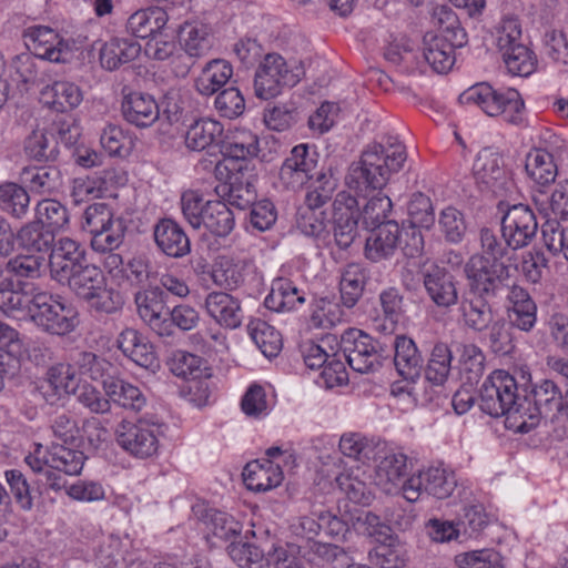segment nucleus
Listing matches in <instances>:
<instances>
[{
	"label": "nucleus",
	"mask_w": 568,
	"mask_h": 568,
	"mask_svg": "<svg viewBox=\"0 0 568 568\" xmlns=\"http://www.w3.org/2000/svg\"><path fill=\"white\" fill-rule=\"evenodd\" d=\"M19 246L36 255H43L50 253L55 243V233L33 220L24 224L17 234Z\"/></svg>",
	"instance_id": "c9c22d12"
},
{
	"label": "nucleus",
	"mask_w": 568,
	"mask_h": 568,
	"mask_svg": "<svg viewBox=\"0 0 568 568\" xmlns=\"http://www.w3.org/2000/svg\"><path fill=\"white\" fill-rule=\"evenodd\" d=\"M422 278L427 296L437 307L449 310L458 304L457 281L448 270L433 264L423 271Z\"/></svg>",
	"instance_id": "dca6fc26"
},
{
	"label": "nucleus",
	"mask_w": 568,
	"mask_h": 568,
	"mask_svg": "<svg viewBox=\"0 0 568 568\" xmlns=\"http://www.w3.org/2000/svg\"><path fill=\"white\" fill-rule=\"evenodd\" d=\"M303 73V68L296 62L290 63L278 53H267L255 71V95L262 100L275 98L283 88L296 85Z\"/></svg>",
	"instance_id": "1a4fd4ad"
},
{
	"label": "nucleus",
	"mask_w": 568,
	"mask_h": 568,
	"mask_svg": "<svg viewBox=\"0 0 568 568\" xmlns=\"http://www.w3.org/2000/svg\"><path fill=\"white\" fill-rule=\"evenodd\" d=\"M125 231V221L116 217L114 224L91 235L92 250L99 253L113 252L123 243Z\"/></svg>",
	"instance_id": "69168bd1"
},
{
	"label": "nucleus",
	"mask_w": 568,
	"mask_h": 568,
	"mask_svg": "<svg viewBox=\"0 0 568 568\" xmlns=\"http://www.w3.org/2000/svg\"><path fill=\"white\" fill-rule=\"evenodd\" d=\"M479 400L484 413L494 417L507 416V419L519 422L521 394L515 377L508 372H493L479 389Z\"/></svg>",
	"instance_id": "0eeeda50"
},
{
	"label": "nucleus",
	"mask_w": 568,
	"mask_h": 568,
	"mask_svg": "<svg viewBox=\"0 0 568 568\" xmlns=\"http://www.w3.org/2000/svg\"><path fill=\"white\" fill-rule=\"evenodd\" d=\"M406 160L405 146L399 142L368 144L358 161L349 165L346 184L357 196L367 199L382 191L392 175L403 169Z\"/></svg>",
	"instance_id": "f257e3e1"
},
{
	"label": "nucleus",
	"mask_w": 568,
	"mask_h": 568,
	"mask_svg": "<svg viewBox=\"0 0 568 568\" xmlns=\"http://www.w3.org/2000/svg\"><path fill=\"white\" fill-rule=\"evenodd\" d=\"M156 425L140 418L136 422L122 420L115 436L120 447L136 458L152 457L159 448Z\"/></svg>",
	"instance_id": "4468645a"
},
{
	"label": "nucleus",
	"mask_w": 568,
	"mask_h": 568,
	"mask_svg": "<svg viewBox=\"0 0 568 568\" xmlns=\"http://www.w3.org/2000/svg\"><path fill=\"white\" fill-rule=\"evenodd\" d=\"M434 24L440 30L439 36H445L457 44H467L468 37L462 27L457 14L447 6H437L432 13Z\"/></svg>",
	"instance_id": "13d9d810"
},
{
	"label": "nucleus",
	"mask_w": 568,
	"mask_h": 568,
	"mask_svg": "<svg viewBox=\"0 0 568 568\" xmlns=\"http://www.w3.org/2000/svg\"><path fill=\"white\" fill-rule=\"evenodd\" d=\"M169 20L160 7L140 9L132 13L125 24L126 31L135 38L146 39L160 33Z\"/></svg>",
	"instance_id": "72a5a7b5"
},
{
	"label": "nucleus",
	"mask_w": 568,
	"mask_h": 568,
	"mask_svg": "<svg viewBox=\"0 0 568 568\" xmlns=\"http://www.w3.org/2000/svg\"><path fill=\"white\" fill-rule=\"evenodd\" d=\"M464 277L467 282V292L458 302L460 318L467 328L481 333L495 321L496 312L490 300L498 297L509 286L473 276Z\"/></svg>",
	"instance_id": "20e7f679"
},
{
	"label": "nucleus",
	"mask_w": 568,
	"mask_h": 568,
	"mask_svg": "<svg viewBox=\"0 0 568 568\" xmlns=\"http://www.w3.org/2000/svg\"><path fill=\"white\" fill-rule=\"evenodd\" d=\"M501 57L508 72L513 75L527 77L536 69L537 60L525 44L515 45L508 52H503Z\"/></svg>",
	"instance_id": "0e129e2a"
},
{
	"label": "nucleus",
	"mask_w": 568,
	"mask_h": 568,
	"mask_svg": "<svg viewBox=\"0 0 568 568\" xmlns=\"http://www.w3.org/2000/svg\"><path fill=\"white\" fill-rule=\"evenodd\" d=\"M305 302L304 292L288 278H276L272 283L271 292L264 304L275 312H290Z\"/></svg>",
	"instance_id": "4c0bfd02"
},
{
	"label": "nucleus",
	"mask_w": 568,
	"mask_h": 568,
	"mask_svg": "<svg viewBox=\"0 0 568 568\" xmlns=\"http://www.w3.org/2000/svg\"><path fill=\"white\" fill-rule=\"evenodd\" d=\"M339 348L349 367L361 374L375 373L390 359L387 345L357 328H348L342 334Z\"/></svg>",
	"instance_id": "423d86ee"
},
{
	"label": "nucleus",
	"mask_w": 568,
	"mask_h": 568,
	"mask_svg": "<svg viewBox=\"0 0 568 568\" xmlns=\"http://www.w3.org/2000/svg\"><path fill=\"white\" fill-rule=\"evenodd\" d=\"M105 278L103 271L95 264L88 261L79 265L59 284L67 285L69 290L79 298L83 300Z\"/></svg>",
	"instance_id": "ea45409f"
},
{
	"label": "nucleus",
	"mask_w": 568,
	"mask_h": 568,
	"mask_svg": "<svg viewBox=\"0 0 568 568\" xmlns=\"http://www.w3.org/2000/svg\"><path fill=\"white\" fill-rule=\"evenodd\" d=\"M68 209L57 200L44 199L36 206V221L54 233L62 231L69 224Z\"/></svg>",
	"instance_id": "4d7b16f0"
},
{
	"label": "nucleus",
	"mask_w": 568,
	"mask_h": 568,
	"mask_svg": "<svg viewBox=\"0 0 568 568\" xmlns=\"http://www.w3.org/2000/svg\"><path fill=\"white\" fill-rule=\"evenodd\" d=\"M317 160L318 153L315 149L307 144L294 146L280 169L281 184L292 191L302 189L307 181L313 179L312 171L316 169Z\"/></svg>",
	"instance_id": "2eb2a0df"
},
{
	"label": "nucleus",
	"mask_w": 568,
	"mask_h": 568,
	"mask_svg": "<svg viewBox=\"0 0 568 568\" xmlns=\"http://www.w3.org/2000/svg\"><path fill=\"white\" fill-rule=\"evenodd\" d=\"M245 485L254 491H266L277 487L283 480V473L278 465H273L271 460L265 464L258 462L248 463L243 471Z\"/></svg>",
	"instance_id": "58836bf2"
},
{
	"label": "nucleus",
	"mask_w": 568,
	"mask_h": 568,
	"mask_svg": "<svg viewBox=\"0 0 568 568\" xmlns=\"http://www.w3.org/2000/svg\"><path fill=\"white\" fill-rule=\"evenodd\" d=\"M121 112L128 123L140 129L151 126L160 116V108L154 97L139 91L123 95Z\"/></svg>",
	"instance_id": "5701e85b"
},
{
	"label": "nucleus",
	"mask_w": 568,
	"mask_h": 568,
	"mask_svg": "<svg viewBox=\"0 0 568 568\" xmlns=\"http://www.w3.org/2000/svg\"><path fill=\"white\" fill-rule=\"evenodd\" d=\"M452 359V351L446 344H435L427 365H424L423 369L426 381L435 386L444 385L450 374Z\"/></svg>",
	"instance_id": "3c124183"
},
{
	"label": "nucleus",
	"mask_w": 568,
	"mask_h": 568,
	"mask_svg": "<svg viewBox=\"0 0 568 568\" xmlns=\"http://www.w3.org/2000/svg\"><path fill=\"white\" fill-rule=\"evenodd\" d=\"M357 201L348 199L347 204L343 205L335 201L333 213V235L336 245L341 250H347L359 236L358 220L359 212L354 206Z\"/></svg>",
	"instance_id": "bb28decb"
},
{
	"label": "nucleus",
	"mask_w": 568,
	"mask_h": 568,
	"mask_svg": "<svg viewBox=\"0 0 568 568\" xmlns=\"http://www.w3.org/2000/svg\"><path fill=\"white\" fill-rule=\"evenodd\" d=\"M87 262L81 244L70 237H62L54 243L49 255L51 277L60 283L74 270Z\"/></svg>",
	"instance_id": "aec40b11"
},
{
	"label": "nucleus",
	"mask_w": 568,
	"mask_h": 568,
	"mask_svg": "<svg viewBox=\"0 0 568 568\" xmlns=\"http://www.w3.org/2000/svg\"><path fill=\"white\" fill-rule=\"evenodd\" d=\"M507 316L509 325L521 332H530L537 322V305L529 293L519 285H513L508 294Z\"/></svg>",
	"instance_id": "cd10ccee"
},
{
	"label": "nucleus",
	"mask_w": 568,
	"mask_h": 568,
	"mask_svg": "<svg viewBox=\"0 0 568 568\" xmlns=\"http://www.w3.org/2000/svg\"><path fill=\"white\" fill-rule=\"evenodd\" d=\"M103 389L109 402L134 412H140L145 403V396L140 388L120 377L108 375L103 379Z\"/></svg>",
	"instance_id": "f704fd0d"
},
{
	"label": "nucleus",
	"mask_w": 568,
	"mask_h": 568,
	"mask_svg": "<svg viewBox=\"0 0 568 568\" xmlns=\"http://www.w3.org/2000/svg\"><path fill=\"white\" fill-rule=\"evenodd\" d=\"M141 53L138 41L113 37L99 48V62L103 70L115 71L135 60Z\"/></svg>",
	"instance_id": "c85d7f7f"
},
{
	"label": "nucleus",
	"mask_w": 568,
	"mask_h": 568,
	"mask_svg": "<svg viewBox=\"0 0 568 568\" xmlns=\"http://www.w3.org/2000/svg\"><path fill=\"white\" fill-rule=\"evenodd\" d=\"M44 103L57 112H67L77 108L82 99L81 89L69 81H55L41 91Z\"/></svg>",
	"instance_id": "e433bc0d"
},
{
	"label": "nucleus",
	"mask_w": 568,
	"mask_h": 568,
	"mask_svg": "<svg viewBox=\"0 0 568 568\" xmlns=\"http://www.w3.org/2000/svg\"><path fill=\"white\" fill-rule=\"evenodd\" d=\"M478 189L494 196H507L514 189V181L505 169L501 155L491 149H483L473 166Z\"/></svg>",
	"instance_id": "9d476101"
},
{
	"label": "nucleus",
	"mask_w": 568,
	"mask_h": 568,
	"mask_svg": "<svg viewBox=\"0 0 568 568\" xmlns=\"http://www.w3.org/2000/svg\"><path fill=\"white\" fill-rule=\"evenodd\" d=\"M390 351H394L393 363L397 373L409 382H416L424 369V356L416 343L406 335L394 338Z\"/></svg>",
	"instance_id": "b1692460"
},
{
	"label": "nucleus",
	"mask_w": 568,
	"mask_h": 568,
	"mask_svg": "<svg viewBox=\"0 0 568 568\" xmlns=\"http://www.w3.org/2000/svg\"><path fill=\"white\" fill-rule=\"evenodd\" d=\"M455 564L459 568H504L500 554L491 548L458 554Z\"/></svg>",
	"instance_id": "338daca9"
},
{
	"label": "nucleus",
	"mask_w": 568,
	"mask_h": 568,
	"mask_svg": "<svg viewBox=\"0 0 568 568\" xmlns=\"http://www.w3.org/2000/svg\"><path fill=\"white\" fill-rule=\"evenodd\" d=\"M457 352L460 381L464 386L473 387L484 375L486 357L475 344L460 345Z\"/></svg>",
	"instance_id": "79ce46f5"
},
{
	"label": "nucleus",
	"mask_w": 568,
	"mask_h": 568,
	"mask_svg": "<svg viewBox=\"0 0 568 568\" xmlns=\"http://www.w3.org/2000/svg\"><path fill=\"white\" fill-rule=\"evenodd\" d=\"M28 47L33 54L51 62H65L70 54L69 44L51 28L34 26L28 29Z\"/></svg>",
	"instance_id": "412c9836"
},
{
	"label": "nucleus",
	"mask_w": 568,
	"mask_h": 568,
	"mask_svg": "<svg viewBox=\"0 0 568 568\" xmlns=\"http://www.w3.org/2000/svg\"><path fill=\"white\" fill-rule=\"evenodd\" d=\"M526 172L539 186H546L555 182L557 166L551 155L546 152L535 151L529 153L526 161Z\"/></svg>",
	"instance_id": "052dcab7"
},
{
	"label": "nucleus",
	"mask_w": 568,
	"mask_h": 568,
	"mask_svg": "<svg viewBox=\"0 0 568 568\" xmlns=\"http://www.w3.org/2000/svg\"><path fill=\"white\" fill-rule=\"evenodd\" d=\"M456 486L453 471L442 467H428L407 478L403 485V496L409 503L418 500L422 493L445 499L453 494Z\"/></svg>",
	"instance_id": "f8f14e48"
},
{
	"label": "nucleus",
	"mask_w": 568,
	"mask_h": 568,
	"mask_svg": "<svg viewBox=\"0 0 568 568\" xmlns=\"http://www.w3.org/2000/svg\"><path fill=\"white\" fill-rule=\"evenodd\" d=\"M519 405V422L516 427L520 433H528L536 427L541 419L554 422L558 417L568 420L566 412V393L561 394L557 384L550 379H544L529 393L524 389Z\"/></svg>",
	"instance_id": "7ed1b4c3"
},
{
	"label": "nucleus",
	"mask_w": 568,
	"mask_h": 568,
	"mask_svg": "<svg viewBox=\"0 0 568 568\" xmlns=\"http://www.w3.org/2000/svg\"><path fill=\"white\" fill-rule=\"evenodd\" d=\"M247 329L251 338L261 349L264 356L276 357L282 349L283 341L281 333L263 320H252Z\"/></svg>",
	"instance_id": "8fccbe9b"
},
{
	"label": "nucleus",
	"mask_w": 568,
	"mask_h": 568,
	"mask_svg": "<svg viewBox=\"0 0 568 568\" xmlns=\"http://www.w3.org/2000/svg\"><path fill=\"white\" fill-rule=\"evenodd\" d=\"M223 133L220 122L212 119H200L186 131L185 144L192 151H202L219 143Z\"/></svg>",
	"instance_id": "a18cd8bd"
},
{
	"label": "nucleus",
	"mask_w": 568,
	"mask_h": 568,
	"mask_svg": "<svg viewBox=\"0 0 568 568\" xmlns=\"http://www.w3.org/2000/svg\"><path fill=\"white\" fill-rule=\"evenodd\" d=\"M337 185L338 178L335 176L333 168H323L311 183L304 203L313 207H322L332 200Z\"/></svg>",
	"instance_id": "603ef678"
},
{
	"label": "nucleus",
	"mask_w": 568,
	"mask_h": 568,
	"mask_svg": "<svg viewBox=\"0 0 568 568\" xmlns=\"http://www.w3.org/2000/svg\"><path fill=\"white\" fill-rule=\"evenodd\" d=\"M203 364L200 356L182 351L176 352L170 363V369L175 376L191 382L190 392L200 393L197 398H193L199 406L206 404L210 396L207 382L202 379L209 377Z\"/></svg>",
	"instance_id": "a211bd4d"
},
{
	"label": "nucleus",
	"mask_w": 568,
	"mask_h": 568,
	"mask_svg": "<svg viewBox=\"0 0 568 568\" xmlns=\"http://www.w3.org/2000/svg\"><path fill=\"white\" fill-rule=\"evenodd\" d=\"M21 175L22 181L34 194H55L63 186V174L59 166L53 164L24 168Z\"/></svg>",
	"instance_id": "2f4dec72"
},
{
	"label": "nucleus",
	"mask_w": 568,
	"mask_h": 568,
	"mask_svg": "<svg viewBox=\"0 0 568 568\" xmlns=\"http://www.w3.org/2000/svg\"><path fill=\"white\" fill-rule=\"evenodd\" d=\"M227 554L240 568H267L265 554L257 546L245 541H232Z\"/></svg>",
	"instance_id": "e2e57ef3"
},
{
	"label": "nucleus",
	"mask_w": 568,
	"mask_h": 568,
	"mask_svg": "<svg viewBox=\"0 0 568 568\" xmlns=\"http://www.w3.org/2000/svg\"><path fill=\"white\" fill-rule=\"evenodd\" d=\"M45 265V257L36 254H18L6 262L7 272L18 280L40 278Z\"/></svg>",
	"instance_id": "bf43d9fd"
},
{
	"label": "nucleus",
	"mask_w": 568,
	"mask_h": 568,
	"mask_svg": "<svg viewBox=\"0 0 568 568\" xmlns=\"http://www.w3.org/2000/svg\"><path fill=\"white\" fill-rule=\"evenodd\" d=\"M367 280L368 272L363 265L349 263L345 266L339 281L341 301L344 306L352 308L357 304Z\"/></svg>",
	"instance_id": "a19ab883"
},
{
	"label": "nucleus",
	"mask_w": 568,
	"mask_h": 568,
	"mask_svg": "<svg viewBox=\"0 0 568 568\" xmlns=\"http://www.w3.org/2000/svg\"><path fill=\"white\" fill-rule=\"evenodd\" d=\"M424 58L429 65L438 73L448 72L455 63V49L463 48L465 44H457L450 41L448 37L427 32L424 36Z\"/></svg>",
	"instance_id": "7c9ffc66"
},
{
	"label": "nucleus",
	"mask_w": 568,
	"mask_h": 568,
	"mask_svg": "<svg viewBox=\"0 0 568 568\" xmlns=\"http://www.w3.org/2000/svg\"><path fill=\"white\" fill-rule=\"evenodd\" d=\"M544 192L539 190V195L534 196V203L539 213L548 221L556 219L561 221L568 220V181L559 182L550 197L544 199Z\"/></svg>",
	"instance_id": "de8ad7c7"
},
{
	"label": "nucleus",
	"mask_w": 568,
	"mask_h": 568,
	"mask_svg": "<svg viewBox=\"0 0 568 568\" xmlns=\"http://www.w3.org/2000/svg\"><path fill=\"white\" fill-rule=\"evenodd\" d=\"M82 301L91 311L102 315L115 314L124 305L122 294L109 286L106 277Z\"/></svg>",
	"instance_id": "49530a36"
},
{
	"label": "nucleus",
	"mask_w": 568,
	"mask_h": 568,
	"mask_svg": "<svg viewBox=\"0 0 568 568\" xmlns=\"http://www.w3.org/2000/svg\"><path fill=\"white\" fill-rule=\"evenodd\" d=\"M44 464L68 476H77L83 469L87 456L80 449L64 444L52 443L45 450Z\"/></svg>",
	"instance_id": "473e14b6"
},
{
	"label": "nucleus",
	"mask_w": 568,
	"mask_h": 568,
	"mask_svg": "<svg viewBox=\"0 0 568 568\" xmlns=\"http://www.w3.org/2000/svg\"><path fill=\"white\" fill-rule=\"evenodd\" d=\"M58 141L51 133L34 131L24 142L26 154L38 162H55L59 159L60 150Z\"/></svg>",
	"instance_id": "5fc2aeb1"
},
{
	"label": "nucleus",
	"mask_w": 568,
	"mask_h": 568,
	"mask_svg": "<svg viewBox=\"0 0 568 568\" xmlns=\"http://www.w3.org/2000/svg\"><path fill=\"white\" fill-rule=\"evenodd\" d=\"M498 209L503 212L500 233L508 240L514 251L528 246L536 237L538 222L532 210L526 204L508 205L500 201Z\"/></svg>",
	"instance_id": "9b49d317"
},
{
	"label": "nucleus",
	"mask_w": 568,
	"mask_h": 568,
	"mask_svg": "<svg viewBox=\"0 0 568 568\" xmlns=\"http://www.w3.org/2000/svg\"><path fill=\"white\" fill-rule=\"evenodd\" d=\"M153 237L158 248L169 257L181 258L191 252L189 236L171 219H162L154 225Z\"/></svg>",
	"instance_id": "a878e982"
},
{
	"label": "nucleus",
	"mask_w": 568,
	"mask_h": 568,
	"mask_svg": "<svg viewBox=\"0 0 568 568\" xmlns=\"http://www.w3.org/2000/svg\"><path fill=\"white\" fill-rule=\"evenodd\" d=\"M479 251L469 256L464 264V276H473L480 280L508 286L510 280V264L508 261L514 246L505 240L503 233L498 235L489 227H481L478 233Z\"/></svg>",
	"instance_id": "f03ea898"
},
{
	"label": "nucleus",
	"mask_w": 568,
	"mask_h": 568,
	"mask_svg": "<svg viewBox=\"0 0 568 568\" xmlns=\"http://www.w3.org/2000/svg\"><path fill=\"white\" fill-rule=\"evenodd\" d=\"M227 171V183L222 186L223 196L227 197L230 205L240 210L251 207L256 202V173L254 165L248 162H232L229 165H216V172Z\"/></svg>",
	"instance_id": "ddd939ff"
},
{
	"label": "nucleus",
	"mask_w": 568,
	"mask_h": 568,
	"mask_svg": "<svg viewBox=\"0 0 568 568\" xmlns=\"http://www.w3.org/2000/svg\"><path fill=\"white\" fill-rule=\"evenodd\" d=\"M30 318L42 331L63 336L79 325V313L72 303L49 292H36L30 300Z\"/></svg>",
	"instance_id": "39448f33"
},
{
	"label": "nucleus",
	"mask_w": 568,
	"mask_h": 568,
	"mask_svg": "<svg viewBox=\"0 0 568 568\" xmlns=\"http://www.w3.org/2000/svg\"><path fill=\"white\" fill-rule=\"evenodd\" d=\"M369 559L379 568H403L405 566V559L397 537L392 541L387 540L375 546L369 551Z\"/></svg>",
	"instance_id": "774afa93"
},
{
	"label": "nucleus",
	"mask_w": 568,
	"mask_h": 568,
	"mask_svg": "<svg viewBox=\"0 0 568 568\" xmlns=\"http://www.w3.org/2000/svg\"><path fill=\"white\" fill-rule=\"evenodd\" d=\"M166 298V293L160 286H151L136 292L134 295L139 316L158 335L168 334L170 325L165 322L170 314Z\"/></svg>",
	"instance_id": "f3484780"
},
{
	"label": "nucleus",
	"mask_w": 568,
	"mask_h": 568,
	"mask_svg": "<svg viewBox=\"0 0 568 568\" xmlns=\"http://www.w3.org/2000/svg\"><path fill=\"white\" fill-rule=\"evenodd\" d=\"M211 278L215 285L226 291L236 290L244 282L242 267L225 256L219 257L213 264Z\"/></svg>",
	"instance_id": "680f3d73"
},
{
	"label": "nucleus",
	"mask_w": 568,
	"mask_h": 568,
	"mask_svg": "<svg viewBox=\"0 0 568 568\" xmlns=\"http://www.w3.org/2000/svg\"><path fill=\"white\" fill-rule=\"evenodd\" d=\"M115 344L122 354L136 365L152 372L160 367L152 344L135 328L126 327L122 329Z\"/></svg>",
	"instance_id": "4be33fe9"
},
{
	"label": "nucleus",
	"mask_w": 568,
	"mask_h": 568,
	"mask_svg": "<svg viewBox=\"0 0 568 568\" xmlns=\"http://www.w3.org/2000/svg\"><path fill=\"white\" fill-rule=\"evenodd\" d=\"M402 229L394 220L381 223L365 240V257L374 263L392 257L400 242Z\"/></svg>",
	"instance_id": "6ab92c4d"
},
{
	"label": "nucleus",
	"mask_w": 568,
	"mask_h": 568,
	"mask_svg": "<svg viewBox=\"0 0 568 568\" xmlns=\"http://www.w3.org/2000/svg\"><path fill=\"white\" fill-rule=\"evenodd\" d=\"M179 38L190 57H201L211 48L209 30L201 23H184L180 29Z\"/></svg>",
	"instance_id": "6e6d98bb"
},
{
	"label": "nucleus",
	"mask_w": 568,
	"mask_h": 568,
	"mask_svg": "<svg viewBox=\"0 0 568 568\" xmlns=\"http://www.w3.org/2000/svg\"><path fill=\"white\" fill-rule=\"evenodd\" d=\"M30 205L28 191L13 182L0 184V209L6 214L21 220L27 216Z\"/></svg>",
	"instance_id": "09e8293b"
},
{
	"label": "nucleus",
	"mask_w": 568,
	"mask_h": 568,
	"mask_svg": "<svg viewBox=\"0 0 568 568\" xmlns=\"http://www.w3.org/2000/svg\"><path fill=\"white\" fill-rule=\"evenodd\" d=\"M407 475V456L403 453L385 455L375 469V483L385 493L393 494L403 490Z\"/></svg>",
	"instance_id": "c756f323"
},
{
	"label": "nucleus",
	"mask_w": 568,
	"mask_h": 568,
	"mask_svg": "<svg viewBox=\"0 0 568 568\" xmlns=\"http://www.w3.org/2000/svg\"><path fill=\"white\" fill-rule=\"evenodd\" d=\"M232 74L233 68L230 62L223 59L211 60L195 80V88L202 95H212L229 82Z\"/></svg>",
	"instance_id": "37998d69"
},
{
	"label": "nucleus",
	"mask_w": 568,
	"mask_h": 568,
	"mask_svg": "<svg viewBox=\"0 0 568 568\" xmlns=\"http://www.w3.org/2000/svg\"><path fill=\"white\" fill-rule=\"evenodd\" d=\"M352 527L361 535L373 539L377 545L393 540V529L371 511H361L351 516Z\"/></svg>",
	"instance_id": "864d4df0"
},
{
	"label": "nucleus",
	"mask_w": 568,
	"mask_h": 568,
	"mask_svg": "<svg viewBox=\"0 0 568 568\" xmlns=\"http://www.w3.org/2000/svg\"><path fill=\"white\" fill-rule=\"evenodd\" d=\"M204 306L209 316L220 326L235 329L241 326L244 314L241 301L226 292H211Z\"/></svg>",
	"instance_id": "393cba45"
},
{
	"label": "nucleus",
	"mask_w": 568,
	"mask_h": 568,
	"mask_svg": "<svg viewBox=\"0 0 568 568\" xmlns=\"http://www.w3.org/2000/svg\"><path fill=\"white\" fill-rule=\"evenodd\" d=\"M459 102L476 104L489 116L504 114L505 120L513 124L521 122L524 101L515 89L497 91L490 84L481 82L465 90L459 95Z\"/></svg>",
	"instance_id": "6e6552de"
},
{
	"label": "nucleus",
	"mask_w": 568,
	"mask_h": 568,
	"mask_svg": "<svg viewBox=\"0 0 568 568\" xmlns=\"http://www.w3.org/2000/svg\"><path fill=\"white\" fill-rule=\"evenodd\" d=\"M202 226L217 237H225L235 226V216L225 202L206 201V209L201 221Z\"/></svg>",
	"instance_id": "c03bdc74"
}]
</instances>
